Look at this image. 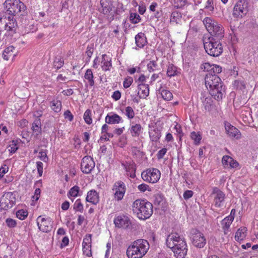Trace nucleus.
Here are the masks:
<instances>
[{"instance_id":"obj_46","label":"nucleus","mask_w":258,"mask_h":258,"mask_svg":"<svg viewBox=\"0 0 258 258\" xmlns=\"http://www.w3.org/2000/svg\"><path fill=\"white\" fill-rule=\"evenodd\" d=\"M74 209L76 211L80 212L81 213L83 211V205L81 203V199H77L74 203Z\"/></svg>"},{"instance_id":"obj_50","label":"nucleus","mask_w":258,"mask_h":258,"mask_svg":"<svg viewBox=\"0 0 258 258\" xmlns=\"http://www.w3.org/2000/svg\"><path fill=\"white\" fill-rule=\"evenodd\" d=\"M8 151L11 153H14L18 149V147L17 146V144L15 143V142L14 141H13L12 142V143L8 147Z\"/></svg>"},{"instance_id":"obj_38","label":"nucleus","mask_w":258,"mask_h":258,"mask_svg":"<svg viewBox=\"0 0 258 258\" xmlns=\"http://www.w3.org/2000/svg\"><path fill=\"white\" fill-rule=\"evenodd\" d=\"M84 78L86 80H87L88 83L91 86H93L94 85V82L93 80V75L92 71L90 69H88L84 76Z\"/></svg>"},{"instance_id":"obj_33","label":"nucleus","mask_w":258,"mask_h":258,"mask_svg":"<svg viewBox=\"0 0 258 258\" xmlns=\"http://www.w3.org/2000/svg\"><path fill=\"white\" fill-rule=\"evenodd\" d=\"M102 61H101V67L102 69L107 71L110 70V68L111 67V60L108 59L106 54H103L102 56Z\"/></svg>"},{"instance_id":"obj_23","label":"nucleus","mask_w":258,"mask_h":258,"mask_svg":"<svg viewBox=\"0 0 258 258\" xmlns=\"http://www.w3.org/2000/svg\"><path fill=\"white\" fill-rule=\"evenodd\" d=\"M15 48L12 46H9L5 49L3 53V58L6 60H13L16 56L17 52L15 51Z\"/></svg>"},{"instance_id":"obj_2","label":"nucleus","mask_w":258,"mask_h":258,"mask_svg":"<svg viewBox=\"0 0 258 258\" xmlns=\"http://www.w3.org/2000/svg\"><path fill=\"white\" fill-rule=\"evenodd\" d=\"M166 245L178 258H184L187 248L185 241L177 233H171L166 238Z\"/></svg>"},{"instance_id":"obj_53","label":"nucleus","mask_w":258,"mask_h":258,"mask_svg":"<svg viewBox=\"0 0 258 258\" xmlns=\"http://www.w3.org/2000/svg\"><path fill=\"white\" fill-rule=\"evenodd\" d=\"M39 158L44 162H47L48 161V158L47 156L46 151L41 150L39 152Z\"/></svg>"},{"instance_id":"obj_59","label":"nucleus","mask_w":258,"mask_h":258,"mask_svg":"<svg viewBox=\"0 0 258 258\" xmlns=\"http://www.w3.org/2000/svg\"><path fill=\"white\" fill-rule=\"evenodd\" d=\"M64 117L66 119H68L69 121H71L73 119V115L69 110H66L64 112Z\"/></svg>"},{"instance_id":"obj_3","label":"nucleus","mask_w":258,"mask_h":258,"mask_svg":"<svg viewBox=\"0 0 258 258\" xmlns=\"http://www.w3.org/2000/svg\"><path fill=\"white\" fill-rule=\"evenodd\" d=\"M150 247L148 241L139 239L133 241L127 247L126 255L128 258H142Z\"/></svg>"},{"instance_id":"obj_57","label":"nucleus","mask_w":258,"mask_h":258,"mask_svg":"<svg viewBox=\"0 0 258 258\" xmlns=\"http://www.w3.org/2000/svg\"><path fill=\"white\" fill-rule=\"evenodd\" d=\"M6 223L9 227L13 228L16 226V222L15 220L11 218H8L6 220Z\"/></svg>"},{"instance_id":"obj_31","label":"nucleus","mask_w":258,"mask_h":258,"mask_svg":"<svg viewBox=\"0 0 258 258\" xmlns=\"http://www.w3.org/2000/svg\"><path fill=\"white\" fill-rule=\"evenodd\" d=\"M41 122L40 119L37 117L32 124L31 129L36 135H39L41 133Z\"/></svg>"},{"instance_id":"obj_48","label":"nucleus","mask_w":258,"mask_h":258,"mask_svg":"<svg viewBox=\"0 0 258 258\" xmlns=\"http://www.w3.org/2000/svg\"><path fill=\"white\" fill-rule=\"evenodd\" d=\"M91 112L90 110L87 109L84 113V119L85 121V122L88 124H90L92 123V118L91 117Z\"/></svg>"},{"instance_id":"obj_20","label":"nucleus","mask_w":258,"mask_h":258,"mask_svg":"<svg viewBox=\"0 0 258 258\" xmlns=\"http://www.w3.org/2000/svg\"><path fill=\"white\" fill-rule=\"evenodd\" d=\"M121 165L125 169L128 176L132 178L136 177V165L134 162L122 163Z\"/></svg>"},{"instance_id":"obj_44","label":"nucleus","mask_w":258,"mask_h":258,"mask_svg":"<svg viewBox=\"0 0 258 258\" xmlns=\"http://www.w3.org/2000/svg\"><path fill=\"white\" fill-rule=\"evenodd\" d=\"M141 17L136 13H132L130 14V20L133 24H137L140 22Z\"/></svg>"},{"instance_id":"obj_21","label":"nucleus","mask_w":258,"mask_h":258,"mask_svg":"<svg viewBox=\"0 0 258 258\" xmlns=\"http://www.w3.org/2000/svg\"><path fill=\"white\" fill-rule=\"evenodd\" d=\"M222 162L225 168H234L239 165L238 163L236 160L227 155L223 157Z\"/></svg>"},{"instance_id":"obj_36","label":"nucleus","mask_w":258,"mask_h":258,"mask_svg":"<svg viewBox=\"0 0 258 258\" xmlns=\"http://www.w3.org/2000/svg\"><path fill=\"white\" fill-rule=\"evenodd\" d=\"M50 107L54 112H59L61 109V102L59 100H54L50 102Z\"/></svg>"},{"instance_id":"obj_58","label":"nucleus","mask_w":258,"mask_h":258,"mask_svg":"<svg viewBox=\"0 0 258 258\" xmlns=\"http://www.w3.org/2000/svg\"><path fill=\"white\" fill-rule=\"evenodd\" d=\"M93 53V48L92 46H88L86 53L88 56V60L89 61Z\"/></svg>"},{"instance_id":"obj_42","label":"nucleus","mask_w":258,"mask_h":258,"mask_svg":"<svg viewBox=\"0 0 258 258\" xmlns=\"http://www.w3.org/2000/svg\"><path fill=\"white\" fill-rule=\"evenodd\" d=\"M124 113L128 119H133L135 115V111L131 106L126 107Z\"/></svg>"},{"instance_id":"obj_41","label":"nucleus","mask_w":258,"mask_h":258,"mask_svg":"<svg viewBox=\"0 0 258 258\" xmlns=\"http://www.w3.org/2000/svg\"><path fill=\"white\" fill-rule=\"evenodd\" d=\"M80 190V187L77 185L72 187L69 190L68 196L70 198V197H76L79 195Z\"/></svg>"},{"instance_id":"obj_24","label":"nucleus","mask_w":258,"mask_h":258,"mask_svg":"<svg viewBox=\"0 0 258 258\" xmlns=\"http://www.w3.org/2000/svg\"><path fill=\"white\" fill-rule=\"evenodd\" d=\"M86 201L93 205L97 204L99 202V196L98 193L94 189L89 191L87 193Z\"/></svg>"},{"instance_id":"obj_16","label":"nucleus","mask_w":258,"mask_h":258,"mask_svg":"<svg viewBox=\"0 0 258 258\" xmlns=\"http://www.w3.org/2000/svg\"><path fill=\"white\" fill-rule=\"evenodd\" d=\"M113 190H115L114 198L117 201L121 200L125 192V186L124 183L121 181H117L115 182L113 186Z\"/></svg>"},{"instance_id":"obj_55","label":"nucleus","mask_w":258,"mask_h":258,"mask_svg":"<svg viewBox=\"0 0 258 258\" xmlns=\"http://www.w3.org/2000/svg\"><path fill=\"white\" fill-rule=\"evenodd\" d=\"M133 82V79L132 77H128L127 78L125 79L123 83L124 88H128L132 85Z\"/></svg>"},{"instance_id":"obj_32","label":"nucleus","mask_w":258,"mask_h":258,"mask_svg":"<svg viewBox=\"0 0 258 258\" xmlns=\"http://www.w3.org/2000/svg\"><path fill=\"white\" fill-rule=\"evenodd\" d=\"M247 231V228L245 227L239 228L235 233V239L237 241L242 240L246 236Z\"/></svg>"},{"instance_id":"obj_12","label":"nucleus","mask_w":258,"mask_h":258,"mask_svg":"<svg viewBox=\"0 0 258 258\" xmlns=\"http://www.w3.org/2000/svg\"><path fill=\"white\" fill-rule=\"evenodd\" d=\"M211 196L213 198V204L216 207L221 208L224 206L225 195L219 188L213 187Z\"/></svg>"},{"instance_id":"obj_28","label":"nucleus","mask_w":258,"mask_h":258,"mask_svg":"<svg viewBox=\"0 0 258 258\" xmlns=\"http://www.w3.org/2000/svg\"><path fill=\"white\" fill-rule=\"evenodd\" d=\"M143 127L139 123L131 125L129 129L130 132L133 137H139L142 133Z\"/></svg>"},{"instance_id":"obj_61","label":"nucleus","mask_w":258,"mask_h":258,"mask_svg":"<svg viewBox=\"0 0 258 258\" xmlns=\"http://www.w3.org/2000/svg\"><path fill=\"white\" fill-rule=\"evenodd\" d=\"M193 194L194 192L192 190H187L185 191H184L183 196L185 200H187L192 197Z\"/></svg>"},{"instance_id":"obj_15","label":"nucleus","mask_w":258,"mask_h":258,"mask_svg":"<svg viewBox=\"0 0 258 258\" xmlns=\"http://www.w3.org/2000/svg\"><path fill=\"white\" fill-rule=\"evenodd\" d=\"M12 194L8 192L5 193L0 199L1 210H7L13 207L14 204V201L11 199Z\"/></svg>"},{"instance_id":"obj_63","label":"nucleus","mask_w":258,"mask_h":258,"mask_svg":"<svg viewBox=\"0 0 258 258\" xmlns=\"http://www.w3.org/2000/svg\"><path fill=\"white\" fill-rule=\"evenodd\" d=\"M167 152V149L163 148L159 151L158 153V158L159 159L162 158Z\"/></svg>"},{"instance_id":"obj_39","label":"nucleus","mask_w":258,"mask_h":258,"mask_svg":"<svg viewBox=\"0 0 258 258\" xmlns=\"http://www.w3.org/2000/svg\"><path fill=\"white\" fill-rule=\"evenodd\" d=\"M64 64L63 58L61 56H57L53 61V66L57 70L61 68Z\"/></svg>"},{"instance_id":"obj_40","label":"nucleus","mask_w":258,"mask_h":258,"mask_svg":"<svg viewBox=\"0 0 258 258\" xmlns=\"http://www.w3.org/2000/svg\"><path fill=\"white\" fill-rule=\"evenodd\" d=\"M181 19V14L178 11H174L172 13L170 17V21L172 22H175L176 24L178 23Z\"/></svg>"},{"instance_id":"obj_43","label":"nucleus","mask_w":258,"mask_h":258,"mask_svg":"<svg viewBox=\"0 0 258 258\" xmlns=\"http://www.w3.org/2000/svg\"><path fill=\"white\" fill-rule=\"evenodd\" d=\"M161 94L162 98L165 100H171L173 98V95L169 90L163 89L161 90Z\"/></svg>"},{"instance_id":"obj_49","label":"nucleus","mask_w":258,"mask_h":258,"mask_svg":"<svg viewBox=\"0 0 258 258\" xmlns=\"http://www.w3.org/2000/svg\"><path fill=\"white\" fill-rule=\"evenodd\" d=\"M203 103L204 105L205 109L210 110L212 105V100L211 98L206 97L203 100Z\"/></svg>"},{"instance_id":"obj_1","label":"nucleus","mask_w":258,"mask_h":258,"mask_svg":"<svg viewBox=\"0 0 258 258\" xmlns=\"http://www.w3.org/2000/svg\"><path fill=\"white\" fill-rule=\"evenodd\" d=\"M205 82L211 95L217 101L222 100L225 95V88L221 79L217 75L209 72L205 76Z\"/></svg>"},{"instance_id":"obj_26","label":"nucleus","mask_w":258,"mask_h":258,"mask_svg":"<svg viewBox=\"0 0 258 258\" xmlns=\"http://www.w3.org/2000/svg\"><path fill=\"white\" fill-rule=\"evenodd\" d=\"M154 203L158 206V209L164 210L166 207V202L165 198L161 194H157L154 196Z\"/></svg>"},{"instance_id":"obj_29","label":"nucleus","mask_w":258,"mask_h":258,"mask_svg":"<svg viewBox=\"0 0 258 258\" xmlns=\"http://www.w3.org/2000/svg\"><path fill=\"white\" fill-rule=\"evenodd\" d=\"M100 4L102 8V12L105 15L110 13L113 8L112 3L108 0H101Z\"/></svg>"},{"instance_id":"obj_6","label":"nucleus","mask_w":258,"mask_h":258,"mask_svg":"<svg viewBox=\"0 0 258 258\" xmlns=\"http://www.w3.org/2000/svg\"><path fill=\"white\" fill-rule=\"evenodd\" d=\"M207 30L214 37L218 40L224 37V30L222 26L210 17L205 18L203 21Z\"/></svg>"},{"instance_id":"obj_51","label":"nucleus","mask_w":258,"mask_h":258,"mask_svg":"<svg viewBox=\"0 0 258 258\" xmlns=\"http://www.w3.org/2000/svg\"><path fill=\"white\" fill-rule=\"evenodd\" d=\"M83 253L87 256L92 255L91 245H83Z\"/></svg>"},{"instance_id":"obj_9","label":"nucleus","mask_w":258,"mask_h":258,"mask_svg":"<svg viewBox=\"0 0 258 258\" xmlns=\"http://www.w3.org/2000/svg\"><path fill=\"white\" fill-rule=\"evenodd\" d=\"M248 11V3L247 0H238L234 6L233 16L236 18H241Z\"/></svg>"},{"instance_id":"obj_27","label":"nucleus","mask_w":258,"mask_h":258,"mask_svg":"<svg viewBox=\"0 0 258 258\" xmlns=\"http://www.w3.org/2000/svg\"><path fill=\"white\" fill-rule=\"evenodd\" d=\"M138 95L140 98H146L149 95V86L147 84L141 83L138 85Z\"/></svg>"},{"instance_id":"obj_13","label":"nucleus","mask_w":258,"mask_h":258,"mask_svg":"<svg viewBox=\"0 0 258 258\" xmlns=\"http://www.w3.org/2000/svg\"><path fill=\"white\" fill-rule=\"evenodd\" d=\"M37 224L39 230L43 232H48L52 228L53 222L49 217L44 218L42 216H39L37 218Z\"/></svg>"},{"instance_id":"obj_22","label":"nucleus","mask_w":258,"mask_h":258,"mask_svg":"<svg viewBox=\"0 0 258 258\" xmlns=\"http://www.w3.org/2000/svg\"><path fill=\"white\" fill-rule=\"evenodd\" d=\"M202 69H204V71H207L209 72H211V73L214 74H219L222 72V68L216 64L211 65L209 63L206 62L204 63L202 67Z\"/></svg>"},{"instance_id":"obj_8","label":"nucleus","mask_w":258,"mask_h":258,"mask_svg":"<svg viewBox=\"0 0 258 258\" xmlns=\"http://www.w3.org/2000/svg\"><path fill=\"white\" fill-rule=\"evenodd\" d=\"M0 22L5 23V30L7 31L6 34L13 36L16 32L17 23L14 17L12 16H6L4 13L0 14Z\"/></svg>"},{"instance_id":"obj_47","label":"nucleus","mask_w":258,"mask_h":258,"mask_svg":"<svg viewBox=\"0 0 258 258\" xmlns=\"http://www.w3.org/2000/svg\"><path fill=\"white\" fill-rule=\"evenodd\" d=\"M28 212L24 210H20L16 213V216L20 220H24L28 216Z\"/></svg>"},{"instance_id":"obj_64","label":"nucleus","mask_w":258,"mask_h":258,"mask_svg":"<svg viewBox=\"0 0 258 258\" xmlns=\"http://www.w3.org/2000/svg\"><path fill=\"white\" fill-rule=\"evenodd\" d=\"M112 97L115 100H118L121 97V93L119 91L114 92Z\"/></svg>"},{"instance_id":"obj_54","label":"nucleus","mask_w":258,"mask_h":258,"mask_svg":"<svg viewBox=\"0 0 258 258\" xmlns=\"http://www.w3.org/2000/svg\"><path fill=\"white\" fill-rule=\"evenodd\" d=\"M157 67V64L156 61H150L147 64V68L150 72H153Z\"/></svg>"},{"instance_id":"obj_60","label":"nucleus","mask_w":258,"mask_h":258,"mask_svg":"<svg viewBox=\"0 0 258 258\" xmlns=\"http://www.w3.org/2000/svg\"><path fill=\"white\" fill-rule=\"evenodd\" d=\"M205 8L208 9L210 11H213V0H208Z\"/></svg>"},{"instance_id":"obj_17","label":"nucleus","mask_w":258,"mask_h":258,"mask_svg":"<svg viewBox=\"0 0 258 258\" xmlns=\"http://www.w3.org/2000/svg\"><path fill=\"white\" fill-rule=\"evenodd\" d=\"M114 223L116 227L122 228H127L131 224L130 219L124 215L118 216L115 218Z\"/></svg>"},{"instance_id":"obj_34","label":"nucleus","mask_w":258,"mask_h":258,"mask_svg":"<svg viewBox=\"0 0 258 258\" xmlns=\"http://www.w3.org/2000/svg\"><path fill=\"white\" fill-rule=\"evenodd\" d=\"M178 71L176 67L172 63L168 65L167 75L170 78L177 75Z\"/></svg>"},{"instance_id":"obj_45","label":"nucleus","mask_w":258,"mask_h":258,"mask_svg":"<svg viewBox=\"0 0 258 258\" xmlns=\"http://www.w3.org/2000/svg\"><path fill=\"white\" fill-rule=\"evenodd\" d=\"M190 137L197 145L199 144L202 139V137L199 133L192 132L191 133Z\"/></svg>"},{"instance_id":"obj_35","label":"nucleus","mask_w":258,"mask_h":258,"mask_svg":"<svg viewBox=\"0 0 258 258\" xmlns=\"http://www.w3.org/2000/svg\"><path fill=\"white\" fill-rule=\"evenodd\" d=\"M232 222V220H230L227 217L222 221L221 224L222 225V228L223 229L224 234H227L228 229L229 228Z\"/></svg>"},{"instance_id":"obj_14","label":"nucleus","mask_w":258,"mask_h":258,"mask_svg":"<svg viewBox=\"0 0 258 258\" xmlns=\"http://www.w3.org/2000/svg\"><path fill=\"white\" fill-rule=\"evenodd\" d=\"M95 164L93 158L86 156L83 158L81 164V169L85 174L90 173L94 169Z\"/></svg>"},{"instance_id":"obj_11","label":"nucleus","mask_w":258,"mask_h":258,"mask_svg":"<svg viewBox=\"0 0 258 258\" xmlns=\"http://www.w3.org/2000/svg\"><path fill=\"white\" fill-rule=\"evenodd\" d=\"M190 238L192 244L198 248H203L206 243L204 234L196 229H192L190 232Z\"/></svg>"},{"instance_id":"obj_52","label":"nucleus","mask_w":258,"mask_h":258,"mask_svg":"<svg viewBox=\"0 0 258 258\" xmlns=\"http://www.w3.org/2000/svg\"><path fill=\"white\" fill-rule=\"evenodd\" d=\"M92 239L91 235L87 234L83 239V245H91Z\"/></svg>"},{"instance_id":"obj_4","label":"nucleus","mask_w":258,"mask_h":258,"mask_svg":"<svg viewBox=\"0 0 258 258\" xmlns=\"http://www.w3.org/2000/svg\"><path fill=\"white\" fill-rule=\"evenodd\" d=\"M132 210L141 220L149 218L153 214V205L146 200H136L132 205Z\"/></svg>"},{"instance_id":"obj_5","label":"nucleus","mask_w":258,"mask_h":258,"mask_svg":"<svg viewBox=\"0 0 258 258\" xmlns=\"http://www.w3.org/2000/svg\"><path fill=\"white\" fill-rule=\"evenodd\" d=\"M6 12L5 15L15 16L17 14L22 13L21 15H24L26 13V7L20 0H6L4 3Z\"/></svg>"},{"instance_id":"obj_62","label":"nucleus","mask_w":258,"mask_h":258,"mask_svg":"<svg viewBox=\"0 0 258 258\" xmlns=\"http://www.w3.org/2000/svg\"><path fill=\"white\" fill-rule=\"evenodd\" d=\"M26 22H27V20H25V23H23L22 24L23 25V27H24L25 33H29L30 32H33V31L31 30V29L30 28V27H33V25H29V27H27V26H26Z\"/></svg>"},{"instance_id":"obj_18","label":"nucleus","mask_w":258,"mask_h":258,"mask_svg":"<svg viewBox=\"0 0 258 258\" xmlns=\"http://www.w3.org/2000/svg\"><path fill=\"white\" fill-rule=\"evenodd\" d=\"M225 128L226 134L230 138H234L236 139L240 138L241 133L240 131L230 123L228 122L225 123Z\"/></svg>"},{"instance_id":"obj_19","label":"nucleus","mask_w":258,"mask_h":258,"mask_svg":"<svg viewBox=\"0 0 258 258\" xmlns=\"http://www.w3.org/2000/svg\"><path fill=\"white\" fill-rule=\"evenodd\" d=\"M149 137L152 142H157L161 137V128L157 125L151 127L149 125Z\"/></svg>"},{"instance_id":"obj_10","label":"nucleus","mask_w":258,"mask_h":258,"mask_svg":"<svg viewBox=\"0 0 258 258\" xmlns=\"http://www.w3.org/2000/svg\"><path fill=\"white\" fill-rule=\"evenodd\" d=\"M160 172L156 168H149L142 172V179L148 182L156 183L160 178Z\"/></svg>"},{"instance_id":"obj_30","label":"nucleus","mask_w":258,"mask_h":258,"mask_svg":"<svg viewBox=\"0 0 258 258\" xmlns=\"http://www.w3.org/2000/svg\"><path fill=\"white\" fill-rule=\"evenodd\" d=\"M136 43L140 48L143 47L147 43L146 38L143 33H139L135 36Z\"/></svg>"},{"instance_id":"obj_25","label":"nucleus","mask_w":258,"mask_h":258,"mask_svg":"<svg viewBox=\"0 0 258 258\" xmlns=\"http://www.w3.org/2000/svg\"><path fill=\"white\" fill-rule=\"evenodd\" d=\"M105 122L108 124H118L122 122V118L118 114L113 113L108 114L105 117Z\"/></svg>"},{"instance_id":"obj_37","label":"nucleus","mask_w":258,"mask_h":258,"mask_svg":"<svg viewBox=\"0 0 258 258\" xmlns=\"http://www.w3.org/2000/svg\"><path fill=\"white\" fill-rule=\"evenodd\" d=\"M234 88L237 90H243L246 88V84L244 81L236 80L233 83Z\"/></svg>"},{"instance_id":"obj_7","label":"nucleus","mask_w":258,"mask_h":258,"mask_svg":"<svg viewBox=\"0 0 258 258\" xmlns=\"http://www.w3.org/2000/svg\"><path fill=\"white\" fill-rule=\"evenodd\" d=\"M204 46L206 52L211 56H218L223 52L221 43L214 37H209L208 41H204Z\"/></svg>"},{"instance_id":"obj_56","label":"nucleus","mask_w":258,"mask_h":258,"mask_svg":"<svg viewBox=\"0 0 258 258\" xmlns=\"http://www.w3.org/2000/svg\"><path fill=\"white\" fill-rule=\"evenodd\" d=\"M37 169L38 171V173L39 176H41L43 173V164L40 161H37L36 162Z\"/></svg>"}]
</instances>
